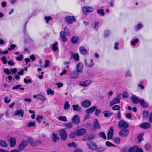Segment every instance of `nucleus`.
I'll return each instance as SVG.
<instances>
[{"instance_id":"1","label":"nucleus","mask_w":152,"mask_h":152,"mask_svg":"<svg viewBox=\"0 0 152 152\" xmlns=\"http://www.w3.org/2000/svg\"><path fill=\"white\" fill-rule=\"evenodd\" d=\"M59 135L60 136L61 140H65L67 137L66 133L64 129H61L59 130Z\"/></svg>"},{"instance_id":"2","label":"nucleus","mask_w":152,"mask_h":152,"mask_svg":"<svg viewBox=\"0 0 152 152\" xmlns=\"http://www.w3.org/2000/svg\"><path fill=\"white\" fill-rule=\"evenodd\" d=\"M121 94H120L117 95V97L113 99V100L110 102V106H112L113 104L119 103L120 101V99L121 98Z\"/></svg>"},{"instance_id":"3","label":"nucleus","mask_w":152,"mask_h":152,"mask_svg":"<svg viewBox=\"0 0 152 152\" xmlns=\"http://www.w3.org/2000/svg\"><path fill=\"white\" fill-rule=\"evenodd\" d=\"M128 152H143L141 148L139 149L138 147L136 145L130 148L128 150Z\"/></svg>"},{"instance_id":"4","label":"nucleus","mask_w":152,"mask_h":152,"mask_svg":"<svg viewBox=\"0 0 152 152\" xmlns=\"http://www.w3.org/2000/svg\"><path fill=\"white\" fill-rule=\"evenodd\" d=\"M87 144L88 148L90 149L94 150L96 148V144L93 142L88 141L87 142Z\"/></svg>"},{"instance_id":"5","label":"nucleus","mask_w":152,"mask_h":152,"mask_svg":"<svg viewBox=\"0 0 152 152\" xmlns=\"http://www.w3.org/2000/svg\"><path fill=\"white\" fill-rule=\"evenodd\" d=\"M118 127L120 129H125L128 127V125L126 122L121 120L119 122Z\"/></svg>"},{"instance_id":"6","label":"nucleus","mask_w":152,"mask_h":152,"mask_svg":"<svg viewBox=\"0 0 152 152\" xmlns=\"http://www.w3.org/2000/svg\"><path fill=\"white\" fill-rule=\"evenodd\" d=\"M85 63L86 65L89 68L93 67L94 65L93 60L91 59H85Z\"/></svg>"},{"instance_id":"7","label":"nucleus","mask_w":152,"mask_h":152,"mask_svg":"<svg viewBox=\"0 0 152 152\" xmlns=\"http://www.w3.org/2000/svg\"><path fill=\"white\" fill-rule=\"evenodd\" d=\"M65 20L67 23L70 24L74 21H75L76 20L74 16H68L65 18Z\"/></svg>"},{"instance_id":"8","label":"nucleus","mask_w":152,"mask_h":152,"mask_svg":"<svg viewBox=\"0 0 152 152\" xmlns=\"http://www.w3.org/2000/svg\"><path fill=\"white\" fill-rule=\"evenodd\" d=\"M34 98H36L37 100H40L42 102H44L46 101V99L44 96L40 94H37L34 95L33 96Z\"/></svg>"},{"instance_id":"9","label":"nucleus","mask_w":152,"mask_h":152,"mask_svg":"<svg viewBox=\"0 0 152 152\" xmlns=\"http://www.w3.org/2000/svg\"><path fill=\"white\" fill-rule=\"evenodd\" d=\"M91 102L88 100H85L82 102L81 105L82 107L87 108L91 106Z\"/></svg>"},{"instance_id":"10","label":"nucleus","mask_w":152,"mask_h":152,"mask_svg":"<svg viewBox=\"0 0 152 152\" xmlns=\"http://www.w3.org/2000/svg\"><path fill=\"white\" fill-rule=\"evenodd\" d=\"M80 121V118L78 115H75L72 118V122L75 124H78Z\"/></svg>"},{"instance_id":"11","label":"nucleus","mask_w":152,"mask_h":152,"mask_svg":"<svg viewBox=\"0 0 152 152\" xmlns=\"http://www.w3.org/2000/svg\"><path fill=\"white\" fill-rule=\"evenodd\" d=\"M27 145V142L26 141H23L19 144L18 146V149L22 151L25 148Z\"/></svg>"},{"instance_id":"12","label":"nucleus","mask_w":152,"mask_h":152,"mask_svg":"<svg viewBox=\"0 0 152 152\" xmlns=\"http://www.w3.org/2000/svg\"><path fill=\"white\" fill-rule=\"evenodd\" d=\"M76 70L77 72H78L81 73L83 71V64L80 63H78L76 66Z\"/></svg>"},{"instance_id":"13","label":"nucleus","mask_w":152,"mask_h":152,"mask_svg":"<svg viewBox=\"0 0 152 152\" xmlns=\"http://www.w3.org/2000/svg\"><path fill=\"white\" fill-rule=\"evenodd\" d=\"M94 10L93 8L91 7H85L83 8L82 11L84 12H91Z\"/></svg>"},{"instance_id":"14","label":"nucleus","mask_w":152,"mask_h":152,"mask_svg":"<svg viewBox=\"0 0 152 152\" xmlns=\"http://www.w3.org/2000/svg\"><path fill=\"white\" fill-rule=\"evenodd\" d=\"M129 131L127 129L122 130L119 132L120 136L123 137H126L129 134Z\"/></svg>"},{"instance_id":"15","label":"nucleus","mask_w":152,"mask_h":152,"mask_svg":"<svg viewBox=\"0 0 152 152\" xmlns=\"http://www.w3.org/2000/svg\"><path fill=\"white\" fill-rule=\"evenodd\" d=\"M94 138V136L90 134H86L83 138L82 140L83 141H86L88 140L93 139Z\"/></svg>"},{"instance_id":"16","label":"nucleus","mask_w":152,"mask_h":152,"mask_svg":"<svg viewBox=\"0 0 152 152\" xmlns=\"http://www.w3.org/2000/svg\"><path fill=\"white\" fill-rule=\"evenodd\" d=\"M24 113V111L22 110H16L14 113V115L15 116H18L19 117H23Z\"/></svg>"},{"instance_id":"17","label":"nucleus","mask_w":152,"mask_h":152,"mask_svg":"<svg viewBox=\"0 0 152 152\" xmlns=\"http://www.w3.org/2000/svg\"><path fill=\"white\" fill-rule=\"evenodd\" d=\"M51 139L53 141L55 142H57L59 140V138L58 136V134L56 133H53L52 134Z\"/></svg>"},{"instance_id":"18","label":"nucleus","mask_w":152,"mask_h":152,"mask_svg":"<svg viewBox=\"0 0 152 152\" xmlns=\"http://www.w3.org/2000/svg\"><path fill=\"white\" fill-rule=\"evenodd\" d=\"M139 127L144 129H149L151 127V125L148 122H145L140 124Z\"/></svg>"},{"instance_id":"19","label":"nucleus","mask_w":152,"mask_h":152,"mask_svg":"<svg viewBox=\"0 0 152 152\" xmlns=\"http://www.w3.org/2000/svg\"><path fill=\"white\" fill-rule=\"evenodd\" d=\"M86 133V130L84 129H80L78 130L76 132L77 136H81L85 134Z\"/></svg>"},{"instance_id":"20","label":"nucleus","mask_w":152,"mask_h":152,"mask_svg":"<svg viewBox=\"0 0 152 152\" xmlns=\"http://www.w3.org/2000/svg\"><path fill=\"white\" fill-rule=\"evenodd\" d=\"M91 83V81L90 80H87L81 81L80 83V85L86 87L89 85Z\"/></svg>"},{"instance_id":"21","label":"nucleus","mask_w":152,"mask_h":152,"mask_svg":"<svg viewBox=\"0 0 152 152\" xmlns=\"http://www.w3.org/2000/svg\"><path fill=\"white\" fill-rule=\"evenodd\" d=\"M73 110L74 111H77L78 112H81L82 111V108L78 104L73 105L72 106Z\"/></svg>"},{"instance_id":"22","label":"nucleus","mask_w":152,"mask_h":152,"mask_svg":"<svg viewBox=\"0 0 152 152\" xmlns=\"http://www.w3.org/2000/svg\"><path fill=\"white\" fill-rule=\"evenodd\" d=\"M79 75L78 72L74 71L70 74V76L72 78L76 79L78 77Z\"/></svg>"},{"instance_id":"23","label":"nucleus","mask_w":152,"mask_h":152,"mask_svg":"<svg viewBox=\"0 0 152 152\" xmlns=\"http://www.w3.org/2000/svg\"><path fill=\"white\" fill-rule=\"evenodd\" d=\"M113 130L112 127H111L107 133V138L108 139H112L113 137Z\"/></svg>"},{"instance_id":"24","label":"nucleus","mask_w":152,"mask_h":152,"mask_svg":"<svg viewBox=\"0 0 152 152\" xmlns=\"http://www.w3.org/2000/svg\"><path fill=\"white\" fill-rule=\"evenodd\" d=\"M79 51L80 53L83 55H86L88 53L87 50L83 46L80 47Z\"/></svg>"},{"instance_id":"25","label":"nucleus","mask_w":152,"mask_h":152,"mask_svg":"<svg viewBox=\"0 0 152 152\" xmlns=\"http://www.w3.org/2000/svg\"><path fill=\"white\" fill-rule=\"evenodd\" d=\"M96 108L97 107L96 106H94L87 109L86 110V112L88 114L92 113Z\"/></svg>"},{"instance_id":"26","label":"nucleus","mask_w":152,"mask_h":152,"mask_svg":"<svg viewBox=\"0 0 152 152\" xmlns=\"http://www.w3.org/2000/svg\"><path fill=\"white\" fill-rule=\"evenodd\" d=\"M93 123L94 126L96 129H100V126L99 125L97 119H94L93 121Z\"/></svg>"},{"instance_id":"27","label":"nucleus","mask_w":152,"mask_h":152,"mask_svg":"<svg viewBox=\"0 0 152 152\" xmlns=\"http://www.w3.org/2000/svg\"><path fill=\"white\" fill-rule=\"evenodd\" d=\"M132 100L133 103L135 104H137L140 101V100L139 99V98L137 97L134 95L132 96Z\"/></svg>"},{"instance_id":"28","label":"nucleus","mask_w":152,"mask_h":152,"mask_svg":"<svg viewBox=\"0 0 152 152\" xmlns=\"http://www.w3.org/2000/svg\"><path fill=\"white\" fill-rule=\"evenodd\" d=\"M16 141L14 137L10 138V146L11 147H13L15 145Z\"/></svg>"},{"instance_id":"29","label":"nucleus","mask_w":152,"mask_h":152,"mask_svg":"<svg viewBox=\"0 0 152 152\" xmlns=\"http://www.w3.org/2000/svg\"><path fill=\"white\" fill-rule=\"evenodd\" d=\"M60 36L62 40L64 42H66L67 41V39L65 37L64 32L63 31L61 32L60 33Z\"/></svg>"},{"instance_id":"30","label":"nucleus","mask_w":152,"mask_h":152,"mask_svg":"<svg viewBox=\"0 0 152 152\" xmlns=\"http://www.w3.org/2000/svg\"><path fill=\"white\" fill-rule=\"evenodd\" d=\"M104 116L106 117H109L111 115L112 113L109 111L106 110L103 112Z\"/></svg>"},{"instance_id":"31","label":"nucleus","mask_w":152,"mask_h":152,"mask_svg":"<svg viewBox=\"0 0 152 152\" xmlns=\"http://www.w3.org/2000/svg\"><path fill=\"white\" fill-rule=\"evenodd\" d=\"M71 41L73 44L77 43L79 41V38L78 37L75 36L73 37L72 38Z\"/></svg>"},{"instance_id":"32","label":"nucleus","mask_w":152,"mask_h":152,"mask_svg":"<svg viewBox=\"0 0 152 152\" xmlns=\"http://www.w3.org/2000/svg\"><path fill=\"white\" fill-rule=\"evenodd\" d=\"M141 105L143 107H147L148 106V104L147 103L145 102L144 100L143 99H141L140 100L139 102Z\"/></svg>"},{"instance_id":"33","label":"nucleus","mask_w":152,"mask_h":152,"mask_svg":"<svg viewBox=\"0 0 152 152\" xmlns=\"http://www.w3.org/2000/svg\"><path fill=\"white\" fill-rule=\"evenodd\" d=\"M72 56L73 57L74 60L76 61H78L79 60V56L78 53H75L72 54Z\"/></svg>"},{"instance_id":"34","label":"nucleus","mask_w":152,"mask_h":152,"mask_svg":"<svg viewBox=\"0 0 152 152\" xmlns=\"http://www.w3.org/2000/svg\"><path fill=\"white\" fill-rule=\"evenodd\" d=\"M64 126L65 129H71L72 127V124L71 122H69L65 124Z\"/></svg>"},{"instance_id":"35","label":"nucleus","mask_w":152,"mask_h":152,"mask_svg":"<svg viewBox=\"0 0 152 152\" xmlns=\"http://www.w3.org/2000/svg\"><path fill=\"white\" fill-rule=\"evenodd\" d=\"M46 92L47 94L48 95H53L54 94V91L50 88L47 89L46 91Z\"/></svg>"},{"instance_id":"36","label":"nucleus","mask_w":152,"mask_h":152,"mask_svg":"<svg viewBox=\"0 0 152 152\" xmlns=\"http://www.w3.org/2000/svg\"><path fill=\"white\" fill-rule=\"evenodd\" d=\"M0 145L3 147H7V145L5 141L0 140Z\"/></svg>"},{"instance_id":"37","label":"nucleus","mask_w":152,"mask_h":152,"mask_svg":"<svg viewBox=\"0 0 152 152\" xmlns=\"http://www.w3.org/2000/svg\"><path fill=\"white\" fill-rule=\"evenodd\" d=\"M58 44L57 42H56L52 45V49L54 51H56L58 50V48L57 46Z\"/></svg>"},{"instance_id":"38","label":"nucleus","mask_w":152,"mask_h":152,"mask_svg":"<svg viewBox=\"0 0 152 152\" xmlns=\"http://www.w3.org/2000/svg\"><path fill=\"white\" fill-rule=\"evenodd\" d=\"M58 120L60 121L66 122L67 121V119L65 116H60L58 117Z\"/></svg>"},{"instance_id":"39","label":"nucleus","mask_w":152,"mask_h":152,"mask_svg":"<svg viewBox=\"0 0 152 152\" xmlns=\"http://www.w3.org/2000/svg\"><path fill=\"white\" fill-rule=\"evenodd\" d=\"M70 107V106L68 102L67 101L65 102L64 105V108L65 110H68L69 108Z\"/></svg>"},{"instance_id":"40","label":"nucleus","mask_w":152,"mask_h":152,"mask_svg":"<svg viewBox=\"0 0 152 152\" xmlns=\"http://www.w3.org/2000/svg\"><path fill=\"white\" fill-rule=\"evenodd\" d=\"M67 146L69 147H76L77 146V145L75 142H73L70 143H68Z\"/></svg>"},{"instance_id":"41","label":"nucleus","mask_w":152,"mask_h":152,"mask_svg":"<svg viewBox=\"0 0 152 152\" xmlns=\"http://www.w3.org/2000/svg\"><path fill=\"white\" fill-rule=\"evenodd\" d=\"M120 107L118 105H115L113 106L112 109L114 110H119L120 109Z\"/></svg>"},{"instance_id":"42","label":"nucleus","mask_w":152,"mask_h":152,"mask_svg":"<svg viewBox=\"0 0 152 152\" xmlns=\"http://www.w3.org/2000/svg\"><path fill=\"white\" fill-rule=\"evenodd\" d=\"M97 12L98 14H100L102 16H103L104 14L103 10L102 9L98 10L97 11Z\"/></svg>"},{"instance_id":"43","label":"nucleus","mask_w":152,"mask_h":152,"mask_svg":"<svg viewBox=\"0 0 152 152\" xmlns=\"http://www.w3.org/2000/svg\"><path fill=\"white\" fill-rule=\"evenodd\" d=\"M4 102L6 103H9L11 101L10 99H9L7 96H6L4 97Z\"/></svg>"},{"instance_id":"44","label":"nucleus","mask_w":152,"mask_h":152,"mask_svg":"<svg viewBox=\"0 0 152 152\" xmlns=\"http://www.w3.org/2000/svg\"><path fill=\"white\" fill-rule=\"evenodd\" d=\"M145 148L147 151H149L151 148V145L148 143H146L145 145Z\"/></svg>"},{"instance_id":"45","label":"nucleus","mask_w":152,"mask_h":152,"mask_svg":"<svg viewBox=\"0 0 152 152\" xmlns=\"http://www.w3.org/2000/svg\"><path fill=\"white\" fill-rule=\"evenodd\" d=\"M96 151L98 152H101L104 151L105 150V149L103 147H96Z\"/></svg>"},{"instance_id":"46","label":"nucleus","mask_w":152,"mask_h":152,"mask_svg":"<svg viewBox=\"0 0 152 152\" xmlns=\"http://www.w3.org/2000/svg\"><path fill=\"white\" fill-rule=\"evenodd\" d=\"M64 31L66 35L67 36L70 35L69 31V29L66 27H65L64 28Z\"/></svg>"},{"instance_id":"47","label":"nucleus","mask_w":152,"mask_h":152,"mask_svg":"<svg viewBox=\"0 0 152 152\" xmlns=\"http://www.w3.org/2000/svg\"><path fill=\"white\" fill-rule=\"evenodd\" d=\"M99 136L103 138L104 139H106L105 135L104 132H101L99 133Z\"/></svg>"},{"instance_id":"48","label":"nucleus","mask_w":152,"mask_h":152,"mask_svg":"<svg viewBox=\"0 0 152 152\" xmlns=\"http://www.w3.org/2000/svg\"><path fill=\"white\" fill-rule=\"evenodd\" d=\"M10 47L8 48V49L9 51H11L12 50L14 49L16 47V45L15 44H11L10 45Z\"/></svg>"},{"instance_id":"49","label":"nucleus","mask_w":152,"mask_h":152,"mask_svg":"<svg viewBox=\"0 0 152 152\" xmlns=\"http://www.w3.org/2000/svg\"><path fill=\"white\" fill-rule=\"evenodd\" d=\"M106 145L109 147L114 146L115 147V145L113 144L112 143L109 141H107L105 143Z\"/></svg>"},{"instance_id":"50","label":"nucleus","mask_w":152,"mask_h":152,"mask_svg":"<svg viewBox=\"0 0 152 152\" xmlns=\"http://www.w3.org/2000/svg\"><path fill=\"white\" fill-rule=\"evenodd\" d=\"M1 60L3 61V63L4 64H6L7 63V60L5 56H3L1 58Z\"/></svg>"},{"instance_id":"51","label":"nucleus","mask_w":152,"mask_h":152,"mask_svg":"<svg viewBox=\"0 0 152 152\" xmlns=\"http://www.w3.org/2000/svg\"><path fill=\"white\" fill-rule=\"evenodd\" d=\"M50 64V61L48 60H47L45 61V64L44 65V67L45 68L48 67Z\"/></svg>"},{"instance_id":"52","label":"nucleus","mask_w":152,"mask_h":152,"mask_svg":"<svg viewBox=\"0 0 152 152\" xmlns=\"http://www.w3.org/2000/svg\"><path fill=\"white\" fill-rule=\"evenodd\" d=\"M44 19L46 20V23H48L49 21L52 19V18L50 16H45V17Z\"/></svg>"},{"instance_id":"53","label":"nucleus","mask_w":152,"mask_h":152,"mask_svg":"<svg viewBox=\"0 0 152 152\" xmlns=\"http://www.w3.org/2000/svg\"><path fill=\"white\" fill-rule=\"evenodd\" d=\"M149 113L147 111H144L143 112V117H147Z\"/></svg>"},{"instance_id":"54","label":"nucleus","mask_w":152,"mask_h":152,"mask_svg":"<svg viewBox=\"0 0 152 152\" xmlns=\"http://www.w3.org/2000/svg\"><path fill=\"white\" fill-rule=\"evenodd\" d=\"M75 136V132H71L69 135V136L70 138L71 139L73 138Z\"/></svg>"},{"instance_id":"55","label":"nucleus","mask_w":152,"mask_h":152,"mask_svg":"<svg viewBox=\"0 0 152 152\" xmlns=\"http://www.w3.org/2000/svg\"><path fill=\"white\" fill-rule=\"evenodd\" d=\"M110 34L109 31L106 30L104 32V36L105 37H107Z\"/></svg>"},{"instance_id":"56","label":"nucleus","mask_w":152,"mask_h":152,"mask_svg":"<svg viewBox=\"0 0 152 152\" xmlns=\"http://www.w3.org/2000/svg\"><path fill=\"white\" fill-rule=\"evenodd\" d=\"M101 112V110L100 109H98L96 110L94 114L96 115H98Z\"/></svg>"},{"instance_id":"57","label":"nucleus","mask_w":152,"mask_h":152,"mask_svg":"<svg viewBox=\"0 0 152 152\" xmlns=\"http://www.w3.org/2000/svg\"><path fill=\"white\" fill-rule=\"evenodd\" d=\"M43 118V117L42 116L38 115L36 118V120L39 123H40L41 122V121H40V120L42 119Z\"/></svg>"},{"instance_id":"58","label":"nucleus","mask_w":152,"mask_h":152,"mask_svg":"<svg viewBox=\"0 0 152 152\" xmlns=\"http://www.w3.org/2000/svg\"><path fill=\"white\" fill-rule=\"evenodd\" d=\"M114 142L117 144H119L120 142V139L118 137L115 138L114 140Z\"/></svg>"},{"instance_id":"59","label":"nucleus","mask_w":152,"mask_h":152,"mask_svg":"<svg viewBox=\"0 0 152 152\" xmlns=\"http://www.w3.org/2000/svg\"><path fill=\"white\" fill-rule=\"evenodd\" d=\"M23 58V56L22 55H20L19 56L17 57L16 58V59L17 60L21 61H22Z\"/></svg>"},{"instance_id":"60","label":"nucleus","mask_w":152,"mask_h":152,"mask_svg":"<svg viewBox=\"0 0 152 152\" xmlns=\"http://www.w3.org/2000/svg\"><path fill=\"white\" fill-rule=\"evenodd\" d=\"M35 125V123L34 122H30L29 123L28 125V127L31 126H34Z\"/></svg>"},{"instance_id":"61","label":"nucleus","mask_w":152,"mask_h":152,"mask_svg":"<svg viewBox=\"0 0 152 152\" xmlns=\"http://www.w3.org/2000/svg\"><path fill=\"white\" fill-rule=\"evenodd\" d=\"M10 72H12V74H15L16 73L17 71V69L16 68H14L13 69H10Z\"/></svg>"},{"instance_id":"62","label":"nucleus","mask_w":152,"mask_h":152,"mask_svg":"<svg viewBox=\"0 0 152 152\" xmlns=\"http://www.w3.org/2000/svg\"><path fill=\"white\" fill-rule=\"evenodd\" d=\"M4 72L5 73H6L7 75H9L11 74L10 71V72L9 69L7 68L5 69L4 70Z\"/></svg>"},{"instance_id":"63","label":"nucleus","mask_w":152,"mask_h":152,"mask_svg":"<svg viewBox=\"0 0 152 152\" xmlns=\"http://www.w3.org/2000/svg\"><path fill=\"white\" fill-rule=\"evenodd\" d=\"M128 94L126 91L124 92L122 94V97L123 98H127L128 97Z\"/></svg>"},{"instance_id":"64","label":"nucleus","mask_w":152,"mask_h":152,"mask_svg":"<svg viewBox=\"0 0 152 152\" xmlns=\"http://www.w3.org/2000/svg\"><path fill=\"white\" fill-rule=\"evenodd\" d=\"M99 23L98 21H95L94 23V29L97 31L98 30V27H96V26Z\"/></svg>"}]
</instances>
